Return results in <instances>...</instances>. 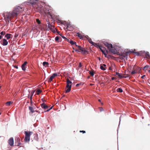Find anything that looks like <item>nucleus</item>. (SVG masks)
Segmentation results:
<instances>
[{
    "mask_svg": "<svg viewBox=\"0 0 150 150\" xmlns=\"http://www.w3.org/2000/svg\"><path fill=\"white\" fill-rule=\"evenodd\" d=\"M4 17V19L6 22H9V21H11L12 19L15 16H16L13 11L7 12L4 13L3 14Z\"/></svg>",
    "mask_w": 150,
    "mask_h": 150,
    "instance_id": "f257e3e1",
    "label": "nucleus"
},
{
    "mask_svg": "<svg viewBox=\"0 0 150 150\" xmlns=\"http://www.w3.org/2000/svg\"><path fill=\"white\" fill-rule=\"evenodd\" d=\"M104 44L105 46L108 47L109 51L111 53L114 54L116 53V50L113 47L112 44H109L107 42H105L104 43Z\"/></svg>",
    "mask_w": 150,
    "mask_h": 150,
    "instance_id": "f03ea898",
    "label": "nucleus"
},
{
    "mask_svg": "<svg viewBox=\"0 0 150 150\" xmlns=\"http://www.w3.org/2000/svg\"><path fill=\"white\" fill-rule=\"evenodd\" d=\"M23 11L24 9L19 6H16L13 11L16 16L19 14L23 13Z\"/></svg>",
    "mask_w": 150,
    "mask_h": 150,
    "instance_id": "7ed1b4c3",
    "label": "nucleus"
},
{
    "mask_svg": "<svg viewBox=\"0 0 150 150\" xmlns=\"http://www.w3.org/2000/svg\"><path fill=\"white\" fill-rule=\"evenodd\" d=\"M31 133H32V132H31L30 131H25V136L24 139V141L25 142H29Z\"/></svg>",
    "mask_w": 150,
    "mask_h": 150,
    "instance_id": "20e7f679",
    "label": "nucleus"
},
{
    "mask_svg": "<svg viewBox=\"0 0 150 150\" xmlns=\"http://www.w3.org/2000/svg\"><path fill=\"white\" fill-rule=\"evenodd\" d=\"M66 93L69 92L71 90L72 82L69 79H67L66 81Z\"/></svg>",
    "mask_w": 150,
    "mask_h": 150,
    "instance_id": "39448f33",
    "label": "nucleus"
},
{
    "mask_svg": "<svg viewBox=\"0 0 150 150\" xmlns=\"http://www.w3.org/2000/svg\"><path fill=\"white\" fill-rule=\"evenodd\" d=\"M66 29H67V30L71 31L74 29V26L71 24L70 22H66Z\"/></svg>",
    "mask_w": 150,
    "mask_h": 150,
    "instance_id": "423d86ee",
    "label": "nucleus"
},
{
    "mask_svg": "<svg viewBox=\"0 0 150 150\" xmlns=\"http://www.w3.org/2000/svg\"><path fill=\"white\" fill-rule=\"evenodd\" d=\"M75 46L79 49L78 50L80 51V52L81 51V52L82 54H84L87 52V51L84 48L82 47L81 46L78 45H76Z\"/></svg>",
    "mask_w": 150,
    "mask_h": 150,
    "instance_id": "0eeeda50",
    "label": "nucleus"
},
{
    "mask_svg": "<svg viewBox=\"0 0 150 150\" xmlns=\"http://www.w3.org/2000/svg\"><path fill=\"white\" fill-rule=\"evenodd\" d=\"M40 105L42 108H44L45 110L47 109V110L46 111V112H48L49 111H50L51 109L53 107V106H52L50 108L48 109V106L46 105L44 103L41 104Z\"/></svg>",
    "mask_w": 150,
    "mask_h": 150,
    "instance_id": "6e6552de",
    "label": "nucleus"
},
{
    "mask_svg": "<svg viewBox=\"0 0 150 150\" xmlns=\"http://www.w3.org/2000/svg\"><path fill=\"white\" fill-rule=\"evenodd\" d=\"M15 144L16 145L19 146L21 144L20 142V139L19 137H16L15 139Z\"/></svg>",
    "mask_w": 150,
    "mask_h": 150,
    "instance_id": "1a4fd4ad",
    "label": "nucleus"
},
{
    "mask_svg": "<svg viewBox=\"0 0 150 150\" xmlns=\"http://www.w3.org/2000/svg\"><path fill=\"white\" fill-rule=\"evenodd\" d=\"M57 73H54L50 76V78L49 79L48 81L49 82H50L52 81L53 79L55 77L57 76Z\"/></svg>",
    "mask_w": 150,
    "mask_h": 150,
    "instance_id": "9d476101",
    "label": "nucleus"
},
{
    "mask_svg": "<svg viewBox=\"0 0 150 150\" xmlns=\"http://www.w3.org/2000/svg\"><path fill=\"white\" fill-rule=\"evenodd\" d=\"M1 44L3 46H6L8 44V42L5 39H3L2 40L0 41Z\"/></svg>",
    "mask_w": 150,
    "mask_h": 150,
    "instance_id": "9b49d317",
    "label": "nucleus"
},
{
    "mask_svg": "<svg viewBox=\"0 0 150 150\" xmlns=\"http://www.w3.org/2000/svg\"><path fill=\"white\" fill-rule=\"evenodd\" d=\"M9 144L11 146H13L14 144L13 139V137H11L8 141Z\"/></svg>",
    "mask_w": 150,
    "mask_h": 150,
    "instance_id": "f8f14e48",
    "label": "nucleus"
},
{
    "mask_svg": "<svg viewBox=\"0 0 150 150\" xmlns=\"http://www.w3.org/2000/svg\"><path fill=\"white\" fill-rule=\"evenodd\" d=\"M65 68H63V69H62L60 71V73L62 74V75H61L62 76H64L65 77V78H66L65 75L66 73L64 70Z\"/></svg>",
    "mask_w": 150,
    "mask_h": 150,
    "instance_id": "ddd939ff",
    "label": "nucleus"
},
{
    "mask_svg": "<svg viewBox=\"0 0 150 150\" xmlns=\"http://www.w3.org/2000/svg\"><path fill=\"white\" fill-rule=\"evenodd\" d=\"M44 14H45L46 15H49L51 17V18H52V15L49 11V10H47L46 8L45 9V10Z\"/></svg>",
    "mask_w": 150,
    "mask_h": 150,
    "instance_id": "4468645a",
    "label": "nucleus"
},
{
    "mask_svg": "<svg viewBox=\"0 0 150 150\" xmlns=\"http://www.w3.org/2000/svg\"><path fill=\"white\" fill-rule=\"evenodd\" d=\"M13 35L12 34L9 33H7L5 35V37L6 38L7 40L11 38H12Z\"/></svg>",
    "mask_w": 150,
    "mask_h": 150,
    "instance_id": "2eb2a0df",
    "label": "nucleus"
},
{
    "mask_svg": "<svg viewBox=\"0 0 150 150\" xmlns=\"http://www.w3.org/2000/svg\"><path fill=\"white\" fill-rule=\"evenodd\" d=\"M129 54V52H126L125 53L123 52L121 56L127 58Z\"/></svg>",
    "mask_w": 150,
    "mask_h": 150,
    "instance_id": "dca6fc26",
    "label": "nucleus"
},
{
    "mask_svg": "<svg viewBox=\"0 0 150 150\" xmlns=\"http://www.w3.org/2000/svg\"><path fill=\"white\" fill-rule=\"evenodd\" d=\"M27 62H25L22 65L21 67L23 70L25 71V66L27 65Z\"/></svg>",
    "mask_w": 150,
    "mask_h": 150,
    "instance_id": "f3484780",
    "label": "nucleus"
},
{
    "mask_svg": "<svg viewBox=\"0 0 150 150\" xmlns=\"http://www.w3.org/2000/svg\"><path fill=\"white\" fill-rule=\"evenodd\" d=\"M145 55V57L148 59H150V54H149V52H144Z\"/></svg>",
    "mask_w": 150,
    "mask_h": 150,
    "instance_id": "a211bd4d",
    "label": "nucleus"
},
{
    "mask_svg": "<svg viewBox=\"0 0 150 150\" xmlns=\"http://www.w3.org/2000/svg\"><path fill=\"white\" fill-rule=\"evenodd\" d=\"M104 55L105 57L107 58H112L113 59L114 57L110 55H107L106 53H104Z\"/></svg>",
    "mask_w": 150,
    "mask_h": 150,
    "instance_id": "6ab92c4d",
    "label": "nucleus"
},
{
    "mask_svg": "<svg viewBox=\"0 0 150 150\" xmlns=\"http://www.w3.org/2000/svg\"><path fill=\"white\" fill-rule=\"evenodd\" d=\"M45 8H44L43 7H42L40 8V13L41 14H44V12L45 11Z\"/></svg>",
    "mask_w": 150,
    "mask_h": 150,
    "instance_id": "aec40b11",
    "label": "nucleus"
},
{
    "mask_svg": "<svg viewBox=\"0 0 150 150\" xmlns=\"http://www.w3.org/2000/svg\"><path fill=\"white\" fill-rule=\"evenodd\" d=\"M36 1L35 0H30L29 3L30 4L33 5L36 4Z\"/></svg>",
    "mask_w": 150,
    "mask_h": 150,
    "instance_id": "412c9836",
    "label": "nucleus"
},
{
    "mask_svg": "<svg viewBox=\"0 0 150 150\" xmlns=\"http://www.w3.org/2000/svg\"><path fill=\"white\" fill-rule=\"evenodd\" d=\"M99 48L100 50L104 54V53H105V51L104 50V49L105 48L104 47L101 46H99Z\"/></svg>",
    "mask_w": 150,
    "mask_h": 150,
    "instance_id": "4be33fe9",
    "label": "nucleus"
},
{
    "mask_svg": "<svg viewBox=\"0 0 150 150\" xmlns=\"http://www.w3.org/2000/svg\"><path fill=\"white\" fill-rule=\"evenodd\" d=\"M29 110L31 111L32 113H33L35 112V111L33 110V108L32 107L29 106Z\"/></svg>",
    "mask_w": 150,
    "mask_h": 150,
    "instance_id": "5701e85b",
    "label": "nucleus"
},
{
    "mask_svg": "<svg viewBox=\"0 0 150 150\" xmlns=\"http://www.w3.org/2000/svg\"><path fill=\"white\" fill-rule=\"evenodd\" d=\"M77 36L80 39H83V38L84 35H82L81 34L77 33Z\"/></svg>",
    "mask_w": 150,
    "mask_h": 150,
    "instance_id": "b1692460",
    "label": "nucleus"
},
{
    "mask_svg": "<svg viewBox=\"0 0 150 150\" xmlns=\"http://www.w3.org/2000/svg\"><path fill=\"white\" fill-rule=\"evenodd\" d=\"M42 64L45 67H48L49 63L48 62H43Z\"/></svg>",
    "mask_w": 150,
    "mask_h": 150,
    "instance_id": "393cba45",
    "label": "nucleus"
},
{
    "mask_svg": "<svg viewBox=\"0 0 150 150\" xmlns=\"http://www.w3.org/2000/svg\"><path fill=\"white\" fill-rule=\"evenodd\" d=\"M116 91L117 92L122 93L123 92V90L121 88H119L117 89Z\"/></svg>",
    "mask_w": 150,
    "mask_h": 150,
    "instance_id": "a878e982",
    "label": "nucleus"
},
{
    "mask_svg": "<svg viewBox=\"0 0 150 150\" xmlns=\"http://www.w3.org/2000/svg\"><path fill=\"white\" fill-rule=\"evenodd\" d=\"M69 43H70L71 45H76V42H74L72 40L71 41H70Z\"/></svg>",
    "mask_w": 150,
    "mask_h": 150,
    "instance_id": "bb28decb",
    "label": "nucleus"
},
{
    "mask_svg": "<svg viewBox=\"0 0 150 150\" xmlns=\"http://www.w3.org/2000/svg\"><path fill=\"white\" fill-rule=\"evenodd\" d=\"M47 24H48V27L50 29H51L52 28L51 27H54L53 26H52L50 23V22L49 21H48V23H47Z\"/></svg>",
    "mask_w": 150,
    "mask_h": 150,
    "instance_id": "cd10ccee",
    "label": "nucleus"
},
{
    "mask_svg": "<svg viewBox=\"0 0 150 150\" xmlns=\"http://www.w3.org/2000/svg\"><path fill=\"white\" fill-rule=\"evenodd\" d=\"M88 40L89 43H90L92 45L94 44V42L93 41H92L91 39L88 38Z\"/></svg>",
    "mask_w": 150,
    "mask_h": 150,
    "instance_id": "c85d7f7f",
    "label": "nucleus"
},
{
    "mask_svg": "<svg viewBox=\"0 0 150 150\" xmlns=\"http://www.w3.org/2000/svg\"><path fill=\"white\" fill-rule=\"evenodd\" d=\"M116 75L118 76L119 78H120V79H121V74H120L118 72H116Z\"/></svg>",
    "mask_w": 150,
    "mask_h": 150,
    "instance_id": "c756f323",
    "label": "nucleus"
},
{
    "mask_svg": "<svg viewBox=\"0 0 150 150\" xmlns=\"http://www.w3.org/2000/svg\"><path fill=\"white\" fill-rule=\"evenodd\" d=\"M100 69L103 70H105L106 69L103 66L102 64L100 65Z\"/></svg>",
    "mask_w": 150,
    "mask_h": 150,
    "instance_id": "7c9ffc66",
    "label": "nucleus"
},
{
    "mask_svg": "<svg viewBox=\"0 0 150 150\" xmlns=\"http://www.w3.org/2000/svg\"><path fill=\"white\" fill-rule=\"evenodd\" d=\"M42 92V91L40 89H38L37 91V94L38 95L39 94Z\"/></svg>",
    "mask_w": 150,
    "mask_h": 150,
    "instance_id": "2f4dec72",
    "label": "nucleus"
},
{
    "mask_svg": "<svg viewBox=\"0 0 150 150\" xmlns=\"http://www.w3.org/2000/svg\"><path fill=\"white\" fill-rule=\"evenodd\" d=\"M89 74L91 75V76H93L94 74V71H90Z\"/></svg>",
    "mask_w": 150,
    "mask_h": 150,
    "instance_id": "473e14b6",
    "label": "nucleus"
},
{
    "mask_svg": "<svg viewBox=\"0 0 150 150\" xmlns=\"http://www.w3.org/2000/svg\"><path fill=\"white\" fill-rule=\"evenodd\" d=\"M129 76L127 75V76H125V75L124 74H122L121 78H126L127 77H128Z\"/></svg>",
    "mask_w": 150,
    "mask_h": 150,
    "instance_id": "72a5a7b5",
    "label": "nucleus"
},
{
    "mask_svg": "<svg viewBox=\"0 0 150 150\" xmlns=\"http://www.w3.org/2000/svg\"><path fill=\"white\" fill-rule=\"evenodd\" d=\"M92 45H93L94 46H95V47H98L99 48V46H100V45H98L97 43H94V44H92Z\"/></svg>",
    "mask_w": 150,
    "mask_h": 150,
    "instance_id": "f704fd0d",
    "label": "nucleus"
},
{
    "mask_svg": "<svg viewBox=\"0 0 150 150\" xmlns=\"http://www.w3.org/2000/svg\"><path fill=\"white\" fill-rule=\"evenodd\" d=\"M36 21L39 24H40L41 23V22L39 20V19H37L36 20Z\"/></svg>",
    "mask_w": 150,
    "mask_h": 150,
    "instance_id": "c9c22d12",
    "label": "nucleus"
},
{
    "mask_svg": "<svg viewBox=\"0 0 150 150\" xmlns=\"http://www.w3.org/2000/svg\"><path fill=\"white\" fill-rule=\"evenodd\" d=\"M5 34L6 32L5 31H2L0 33V34L2 35H4Z\"/></svg>",
    "mask_w": 150,
    "mask_h": 150,
    "instance_id": "e433bc0d",
    "label": "nucleus"
},
{
    "mask_svg": "<svg viewBox=\"0 0 150 150\" xmlns=\"http://www.w3.org/2000/svg\"><path fill=\"white\" fill-rule=\"evenodd\" d=\"M11 103V101H8L6 103V105L7 106H9L10 105Z\"/></svg>",
    "mask_w": 150,
    "mask_h": 150,
    "instance_id": "4c0bfd02",
    "label": "nucleus"
},
{
    "mask_svg": "<svg viewBox=\"0 0 150 150\" xmlns=\"http://www.w3.org/2000/svg\"><path fill=\"white\" fill-rule=\"evenodd\" d=\"M148 67V65H146L145 67H144V69H143L144 70V71H146V69H147V68Z\"/></svg>",
    "mask_w": 150,
    "mask_h": 150,
    "instance_id": "58836bf2",
    "label": "nucleus"
},
{
    "mask_svg": "<svg viewBox=\"0 0 150 150\" xmlns=\"http://www.w3.org/2000/svg\"><path fill=\"white\" fill-rule=\"evenodd\" d=\"M135 53L137 55H138V56H140V55H142L141 53H139L138 52H135Z\"/></svg>",
    "mask_w": 150,
    "mask_h": 150,
    "instance_id": "ea45409f",
    "label": "nucleus"
},
{
    "mask_svg": "<svg viewBox=\"0 0 150 150\" xmlns=\"http://www.w3.org/2000/svg\"><path fill=\"white\" fill-rule=\"evenodd\" d=\"M59 39V37L58 36H57L55 38V40L56 41H57Z\"/></svg>",
    "mask_w": 150,
    "mask_h": 150,
    "instance_id": "a19ab883",
    "label": "nucleus"
},
{
    "mask_svg": "<svg viewBox=\"0 0 150 150\" xmlns=\"http://www.w3.org/2000/svg\"><path fill=\"white\" fill-rule=\"evenodd\" d=\"M136 73V72L135 71H132L131 72V74L133 75V74H134Z\"/></svg>",
    "mask_w": 150,
    "mask_h": 150,
    "instance_id": "79ce46f5",
    "label": "nucleus"
},
{
    "mask_svg": "<svg viewBox=\"0 0 150 150\" xmlns=\"http://www.w3.org/2000/svg\"><path fill=\"white\" fill-rule=\"evenodd\" d=\"M59 23H61L62 24H64V23H65V22H64L63 21H61V20H59Z\"/></svg>",
    "mask_w": 150,
    "mask_h": 150,
    "instance_id": "37998d69",
    "label": "nucleus"
},
{
    "mask_svg": "<svg viewBox=\"0 0 150 150\" xmlns=\"http://www.w3.org/2000/svg\"><path fill=\"white\" fill-rule=\"evenodd\" d=\"M34 92H35V91H32L31 92V96H33V94L34 93Z\"/></svg>",
    "mask_w": 150,
    "mask_h": 150,
    "instance_id": "c03bdc74",
    "label": "nucleus"
},
{
    "mask_svg": "<svg viewBox=\"0 0 150 150\" xmlns=\"http://www.w3.org/2000/svg\"><path fill=\"white\" fill-rule=\"evenodd\" d=\"M71 40L70 39H68L66 38V41H67L69 43L70 42V41H71Z\"/></svg>",
    "mask_w": 150,
    "mask_h": 150,
    "instance_id": "a18cd8bd",
    "label": "nucleus"
},
{
    "mask_svg": "<svg viewBox=\"0 0 150 150\" xmlns=\"http://www.w3.org/2000/svg\"><path fill=\"white\" fill-rule=\"evenodd\" d=\"M82 66V65L81 64V63L80 62L79 63V68H80Z\"/></svg>",
    "mask_w": 150,
    "mask_h": 150,
    "instance_id": "49530a36",
    "label": "nucleus"
},
{
    "mask_svg": "<svg viewBox=\"0 0 150 150\" xmlns=\"http://www.w3.org/2000/svg\"><path fill=\"white\" fill-rule=\"evenodd\" d=\"M79 132H82L83 133H86L85 131H83V130H82V131L80 130Z\"/></svg>",
    "mask_w": 150,
    "mask_h": 150,
    "instance_id": "de8ad7c7",
    "label": "nucleus"
},
{
    "mask_svg": "<svg viewBox=\"0 0 150 150\" xmlns=\"http://www.w3.org/2000/svg\"><path fill=\"white\" fill-rule=\"evenodd\" d=\"M100 112H101L103 110V109L102 108L100 107Z\"/></svg>",
    "mask_w": 150,
    "mask_h": 150,
    "instance_id": "09e8293b",
    "label": "nucleus"
},
{
    "mask_svg": "<svg viewBox=\"0 0 150 150\" xmlns=\"http://www.w3.org/2000/svg\"><path fill=\"white\" fill-rule=\"evenodd\" d=\"M145 75H144L141 77V78L143 79H145Z\"/></svg>",
    "mask_w": 150,
    "mask_h": 150,
    "instance_id": "8fccbe9b",
    "label": "nucleus"
},
{
    "mask_svg": "<svg viewBox=\"0 0 150 150\" xmlns=\"http://www.w3.org/2000/svg\"><path fill=\"white\" fill-rule=\"evenodd\" d=\"M109 69L110 70H112V67H110L109 68Z\"/></svg>",
    "mask_w": 150,
    "mask_h": 150,
    "instance_id": "3c124183",
    "label": "nucleus"
},
{
    "mask_svg": "<svg viewBox=\"0 0 150 150\" xmlns=\"http://www.w3.org/2000/svg\"><path fill=\"white\" fill-rule=\"evenodd\" d=\"M75 51L76 52H80V51L79 50L77 49H75Z\"/></svg>",
    "mask_w": 150,
    "mask_h": 150,
    "instance_id": "603ef678",
    "label": "nucleus"
},
{
    "mask_svg": "<svg viewBox=\"0 0 150 150\" xmlns=\"http://www.w3.org/2000/svg\"><path fill=\"white\" fill-rule=\"evenodd\" d=\"M80 85L79 83H78L76 84V86H78Z\"/></svg>",
    "mask_w": 150,
    "mask_h": 150,
    "instance_id": "864d4df0",
    "label": "nucleus"
},
{
    "mask_svg": "<svg viewBox=\"0 0 150 150\" xmlns=\"http://www.w3.org/2000/svg\"><path fill=\"white\" fill-rule=\"evenodd\" d=\"M32 96H30V101H31L32 100Z\"/></svg>",
    "mask_w": 150,
    "mask_h": 150,
    "instance_id": "5fc2aeb1",
    "label": "nucleus"
},
{
    "mask_svg": "<svg viewBox=\"0 0 150 150\" xmlns=\"http://www.w3.org/2000/svg\"><path fill=\"white\" fill-rule=\"evenodd\" d=\"M33 103L32 102V100L30 101V103H31V105H32Z\"/></svg>",
    "mask_w": 150,
    "mask_h": 150,
    "instance_id": "6e6d98bb",
    "label": "nucleus"
},
{
    "mask_svg": "<svg viewBox=\"0 0 150 150\" xmlns=\"http://www.w3.org/2000/svg\"><path fill=\"white\" fill-rule=\"evenodd\" d=\"M2 38V37L1 36V35H0V40Z\"/></svg>",
    "mask_w": 150,
    "mask_h": 150,
    "instance_id": "4d7b16f0",
    "label": "nucleus"
},
{
    "mask_svg": "<svg viewBox=\"0 0 150 150\" xmlns=\"http://www.w3.org/2000/svg\"><path fill=\"white\" fill-rule=\"evenodd\" d=\"M115 79V78L114 77H112V80L114 79Z\"/></svg>",
    "mask_w": 150,
    "mask_h": 150,
    "instance_id": "13d9d810",
    "label": "nucleus"
},
{
    "mask_svg": "<svg viewBox=\"0 0 150 150\" xmlns=\"http://www.w3.org/2000/svg\"><path fill=\"white\" fill-rule=\"evenodd\" d=\"M102 65H103V67H105V66H106V65H105V64H102Z\"/></svg>",
    "mask_w": 150,
    "mask_h": 150,
    "instance_id": "bf43d9fd",
    "label": "nucleus"
},
{
    "mask_svg": "<svg viewBox=\"0 0 150 150\" xmlns=\"http://www.w3.org/2000/svg\"><path fill=\"white\" fill-rule=\"evenodd\" d=\"M46 21L47 22V23H48V21H49L48 19H46Z\"/></svg>",
    "mask_w": 150,
    "mask_h": 150,
    "instance_id": "052dcab7",
    "label": "nucleus"
},
{
    "mask_svg": "<svg viewBox=\"0 0 150 150\" xmlns=\"http://www.w3.org/2000/svg\"><path fill=\"white\" fill-rule=\"evenodd\" d=\"M35 112H39V113H40V111H37V110H35Z\"/></svg>",
    "mask_w": 150,
    "mask_h": 150,
    "instance_id": "680f3d73",
    "label": "nucleus"
},
{
    "mask_svg": "<svg viewBox=\"0 0 150 150\" xmlns=\"http://www.w3.org/2000/svg\"><path fill=\"white\" fill-rule=\"evenodd\" d=\"M62 37L64 39H65L66 38L64 36H62Z\"/></svg>",
    "mask_w": 150,
    "mask_h": 150,
    "instance_id": "e2e57ef3",
    "label": "nucleus"
},
{
    "mask_svg": "<svg viewBox=\"0 0 150 150\" xmlns=\"http://www.w3.org/2000/svg\"><path fill=\"white\" fill-rule=\"evenodd\" d=\"M98 101H99V102H101V100H100V99H99V100H98Z\"/></svg>",
    "mask_w": 150,
    "mask_h": 150,
    "instance_id": "0e129e2a",
    "label": "nucleus"
},
{
    "mask_svg": "<svg viewBox=\"0 0 150 150\" xmlns=\"http://www.w3.org/2000/svg\"><path fill=\"white\" fill-rule=\"evenodd\" d=\"M99 60H100V58H99Z\"/></svg>",
    "mask_w": 150,
    "mask_h": 150,
    "instance_id": "69168bd1",
    "label": "nucleus"
},
{
    "mask_svg": "<svg viewBox=\"0 0 150 150\" xmlns=\"http://www.w3.org/2000/svg\"><path fill=\"white\" fill-rule=\"evenodd\" d=\"M101 104H102V105H103V103H101Z\"/></svg>",
    "mask_w": 150,
    "mask_h": 150,
    "instance_id": "338daca9",
    "label": "nucleus"
},
{
    "mask_svg": "<svg viewBox=\"0 0 150 150\" xmlns=\"http://www.w3.org/2000/svg\"><path fill=\"white\" fill-rule=\"evenodd\" d=\"M93 85L92 84H91V85Z\"/></svg>",
    "mask_w": 150,
    "mask_h": 150,
    "instance_id": "774afa93",
    "label": "nucleus"
}]
</instances>
